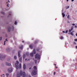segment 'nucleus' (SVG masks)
<instances>
[{"instance_id": "b1692460", "label": "nucleus", "mask_w": 77, "mask_h": 77, "mask_svg": "<svg viewBox=\"0 0 77 77\" xmlns=\"http://www.w3.org/2000/svg\"><path fill=\"white\" fill-rule=\"evenodd\" d=\"M36 50L37 51H39V48H38L36 49Z\"/></svg>"}, {"instance_id": "e433bc0d", "label": "nucleus", "mask_w": 77, "mask_h": 77, "mask_svg": "<svg viewBox=\"0 0 77 77\" xmlns=\"http://www.w3.org/2000/svg\"><path fill=\"white\" fill-rule=\"evenodd\" d=\"M69 8V6H68V8H66V9H68V8Z\"/></svg>"}, {"instance_id": "8fccbe9b", "label": "nucleus", "mask_w": 77, "mask_h": 77, "mask_svg": "<svg viewBox=\"0 0 77 77\" xmlns=\"http://www.w3.org/2000/svg\"><path fill=\"white\" fill-rule=\"evenodd\" d=\"M25 60H26H26H27V59L26 58V59H25Z\"/></svg>"}, {"instance_id": "2eb2a0df", "label": "nucleus", "mask_w": 77, "mask_h": 77, "mask_svg": "<svg viewBox=\"0 0 77 77\" xmlns=\"http://www.w3.org/2000/svg\"><path fill=\"white\" fill-rule=\"evenodd\" d=\"M69 35L70 34V35H72V36H74V34H73V33H72V32H71V33H68Z\"/></svg>"}, {"instance_id": "a878e982", "label": "nucleus", "mask_w": 77, "mask_h": 77, "mask_svg": "<svg viewBox=\"0 0 77 77\" xmlns=\"http://www.w3.org/2000/svg\"><path fill=\"white\" fill-rule=\"evenodd\" d=\"M1 77H5V75L4 74H3L2 75H1Z\"/></svg>"}, {"instance_id": "4468645a", "label": "nucleus", "mask_w": 77, "mask_h": 77, "mask_svg": "<svg viewBox=\"0 0 77 77\" xmlns=\"http://www.w3.org/2000/svg\"><path fill=\"white\" fill-rule=\"evenodd\" d=\"M38 42V40H37L34 42L35 44H37Z\"/></svg>"}, {"instance_id": "6e6552de", "label": "nucleus", "mask_w": 77, "mask_h": 77, "mask_svg": "<svg viewBox=\"0 0 77 77\" xmlns=\"http://www.w3.org/2000/svg\"><path fill=\"white\" fill-rule=\"evenodd\" d=\"M7 30H8V32H10L11 31V29L10 26H8V28H7Z\"/></svg>"}, {"instance_id": "20e7f679", "label": "nucleus", "mask_w": 77, "mask_h": 77, "mask_svg": "<svg viewBox=\"0 0 77 77\" xmlns=\"http://www.w3.org/2000/svg\"><path fill=\"white\" fill-rule=\"evenodd\" d=\"M17 63H16L15 64L16 68L17 69H18L19 68V66H18V64L19 63V62L18 61H16Z\"/></svg>"}, {"instance_id": "7c9ffc66", "label": "nucleus", "mask_w": 77, "mask_h": 77, "mask_svg": "<svg viewBox=\"0 0 77 77\" xmlns=\"http://www.w3.org/2000/svg\"><path fill=\"white\" fill-rule=\"evenodd\" d=\"M1 14H3V15H4L5 14V13L4 12H1Z\"/></svg>"}, {"instance_id": "4be33fe9", "label": "nucleus", "mask_w": 77, "mask_h": 77, "mask_svg": "<svg viewBox=\"0 0 77 77\" xmlns=\"http://www.w3.org/2000/svg\"><path fill=\"white\" fill-rule=\"evenodd\" d=\"M23 59H25L26 57V54H24L23 56Z\"/></svg>"}, {"instance_id": "1a4fd4ad", "label": "nucleus", "mask_w": 77, "mask_h": 77, "mask_svg": "<svg viewBox=\"0 0 77 77\" xmlns=\"http://www.w3.org/2000/svg\"><path fill=\"white\" fill-rule=\"evenodd\" d=\"M19 48L20 49L23 50V45H20L19 46Z\"/></svg>"}, {"instance_id": "de8ad7c7", "label": "nucleus", "mask_w": 77, "mask_h": 77, "mask_svg": "<svg viewBox=\"0 0 77 77\" xmlns=\"http://www.w3.org/2000/svg\"><path fill=\"white\" fill-rule=\"evenodd\" d=\"M22 42H23V43L24 42V41H22Z\"/></svg>"}, {"instance_id": "5701e85b", "label": "nucleus", "mask_w": 77, "mask_h": 77, "mask_svg": "<svg viewBox=\"0 0 77 77\" xmlns=\"http://www.w3.org/2000/svg\"><path fill=\"white\" fill-rule=\"evenodd\" d=\"M7 51H10V49H9V48H8L7 49Z\"/></svg>"}, {"instance_id": "052dcab7", "label": "nucleus", "mask_w": 77, "mask_h": 77, "mask_svg": "<svg viewBox=\"0 0 77 77\" xmlns=\"http://www.w3.org/2000/svg\"><path fill=\"white\" fill-rule=\"evenodd\" d=\"M56 68H57V67H56Z\"/></svg>"}, {"instance_id": "393cba45", "label": "nucleus", "mask_w": 77, "mask_h": 77, "mask_svg": "<svg viewBox=\"0 0 77 77\" xmlns=\"http://www.w3.org/2000/svg\"><path fill=\"white\" fill-rule=\"evenodd\" d=\"M14 58L15 60H16V59H17V57H16V56H14Z\"/></svg>"}, {"instance_id": "a211bd4d", "label": "nucleus", "mask_w": 77, "mask_h": 77, "mask_svg": "<svg viewBox=\"0 0 77 77\" xmlns=\"http://www.w3.org/2000/svg\"><path fill=\"white\" fill-rule=\"evenodd\" d=\"M33 52L34 54H36V51H35V49H34L33 51Z\"/></svg>"}, {"instance_id": "cd10ccee", "label": "nucleus", "mask_w": 77, "mask_h": 77, "mask_svg": "<svg viewBox=\"0 0 77 77\" xmlns=\"http://www.w3.org/2000/svg\"><path fill=\"white\" fill-rule=\"evenodd\" d=\"M14 24H15V25H17V21H15V23H14Z\"/></svg>"}, {"instance_id": "a19ab883", "label": "nucleus", "mask_w": 77, "mask_h": 77, "mask_svg": "<svg viewBox=\"0 0 77 77\" xmlns=\"http://www.w3.org/2000/svg\"><path fill=\"white\" fill-rule=\"evenodd\" d=\"M8 2H9V3H10V1H9V0H8Z\"/></svg>"}, {"instance_id": "9b49d317", "label": "nucleus", "mask_w": 77, "mask_h": 77, "mask_svg": "<svg viewBox=\"0 0 77 77\" xmlns=\"http://www.w3.org/2000/svg\"><path fill=\"white\" fill-rule=\"evenodd\" d=\"M6 65H8V66H11V63H6Z\"/></svg>"}, {"instance_id": "6ab92c4d", "label": "nucleus", "mask_w": 77, "mask_h": 77, "mask_svg": "<svg viewBox=\"0 0 77 77\" xmlns=\"http://www.w3.org/2000/svg\"><path fill=\"white\" fill-rule=\"evenodd\" d=\"M6 41H8V39H6L5 40V41L4 42V45H5V42H6Z\"/></svg>"}, {"instance_id": "6e6d98bb", "label": "nucleus", "mask_w": 77, "mask_h": 77, "mask_svg": "<svg viewBox=\"0 0 77 77\" xmlns=\"http://www.w3.org/2000/svg\"><path fill=\"white\" fill-rule=\"evenodd\" d=\"M9 13H10V14H11V12H10Z\"/></svg>"}, {"instance_id": "49530a36", "label": "nucleus", "mask_w": 77, "mask_h": 77, "mask_svg": "<svg viewBox=\"0 0 77 77\" xmlns=\"http://www.w3.org/2000/svg\"><path fill=\"white\" fill-rule=\"evenodd\" d=\"M75 47H76V48L77 49V46H76Z\"/></svg>"}, {"instance_id": "39448f33", "label": "nucleus", "mask_w": 77, "mask_h": 77, "mask_svg": "<svg viewBox=\"0 0 77 77\" xmlns=\"http://www.w3.org/2000/svg\"><path fill=\"white\" fill-rule=\"evenodd\" d=\"M5 57H6L5 56H3L2 54L0 55V58H2V59H5Z\"/></svg>"}, {"instance_id": "aec40b11", "label": "nucleus", "mask_w": 77, "mask_h": 77, "mask_svg": "<svg viewBox=\"0 0 77 77\" xmlns=\"http://www.w3.org/2000/svg\"><path fill=\"white\" fill-rule=\"evenodd\" d=\"M19 67L20 69H21V64L20 63L19 64Z\"/></svg>"}, {"instance_id": "c756f323", "label": "nucleus", "mask_w": 77, "mask_h": 77, "mask_svg": "<svg viewBox=\"0 0 77 77\" xmlns=\"http://www.w3.org/2000/svg\"><path fill=\"white\" fill-rule=\"evenodd\" d=\"M17 77H20V75L17 74Z\"/></svg>"}, {"instance_id": "09e8293b", "label": "nucleus", "mask_w": 77, "mask_h": 77, "mask_svg": "<svg viewBox=\"0 0 77 77\" xmlns=\"http://www.w3.org/2000/svg\"><path fill=\"white\" fill-rule=\"evenodd\" d=\"M29 60H29V59H28V61H29Z\"/></svg>"}, {"instance_id": "4c0bfd02", "label": "nucleus", "mask_w": 77, "mask_h": 77, "mask_svg": "<svg viewBox=\"0 0 77 77\" xmlns=\"http://www.w3.org/2000/svg\"><path fill=\"white\" fill-rule=\"evenodd\" d=\"M72 26H75V24H74V23H73V24H72Z\"/></svg>"}, {"instance_id": "7ed1b4c3", "label": "nucleus", "mask_w": 77, "mask_h": 77, "mask_svg": "<svg viewBox=\"0 0 77 77\" xmlns=\"http://www.w3.org/2000/svg\"><path fill=\"white\" fill-rule=\"evenodd\" d=\"M35 58L37 59L38 60L40 59V54H36L35 56Z\"/></svg>"}, {"instance_id": "bf43d9fd", "label": "nucleus", "mask_w": 77, "mask_h": 77, "mask_svg": "<svg viewBox=\"0 0 77 77\" xmlns=\"http://www.w3.org/2000/svg\"><path fill=\"white\" fill-rule=\"evenodd\" d=\"M29 77H31V76H29Z\"/></svg>"}, {"instance_id": "72a5a7b5", "label": "nucleus", "mask_w": 77, "mask_h": 77, "mask_svg": "<svg viewBox=\"0 0 77 77\" xmlns=\"http://www.w3.org/2000/svg\"><path fill=\"white\" fill-rule=\"evenodd\" d=\"M68 30H66V33H68Z\"/></svg>"}, {"instance_id": "9d476101", "label": "nucleus", "mask_w": 77, "mask_h": 77, "mask_svg": "<svg viewBox=\"0 0 77 77\" xmlns=\"http://www.w3.org/2000/svg\"><path fill=\"white\" fill-rule=\"evenodd\" d=\"M18 56L19 57H20L21 56V55H20V51H19L18 52Z\"/></svg>"}, {"instance_id": "79ce46f5", "label": "nucleus", "mask_w": 77, "mask_h": 77, "mask_svg": "<svg viewBox=\"0 0 77 77\" xmlns=\"http://www.w3.org/2000/svg\"><path fill=\"white\" fill-rule=\"evenodd\" d=\"M7 6H8V7H9V4H8L7 5Z\"/></svg>"}, {"instance_id": "c03bdc74", "label": "nucleus", "mask_w": 77, "mask_h": 77, "mask_svg": "<svg viewBox=\"0 0 77 77\" xmlns=\"http://www.w3.org/2000/svg\"><path fill=\"white\" fill-rule=\"evenodd\" d=\"M75 35L76 36H77V33H76V34H75Z\"/></svg>"}, {"instance_id": "13d9d810", "label": "nucleus", "mask_w": 77, "mask_h": 77, "mask_svg": "<svg viewBox=\"0 0 77 77\" xmlns=\"http://www.w3.org/2000/svg\"><path fill=\"white\" fill-rule=\"evenodd\" d=\"M31 69V68H29V69Z\"/></svg>"}, {"instance_id": "a18cd8bd", "label": "nucleus", "mask_w": 77, "mask_h": 77, "mask_svg": "<svg viewBox=\"0 0 77 77\" xmlns=\"http://www.w3.org/2000/svg\"><path fill=\"white\" fill-rule=\"evenodd\" d=\"M72 0V2H74V0Z\"/></svg>"}, {"instance_id": "ddd939ff", "label": "nucleus", "mask_w": 77, "mask_h": 77, "mask_svg": "<svg viewBox=\"0 0 77 77\" xmlns=\"http://www.w3.org/2000/svg\"><path fill=\"white\" fill-rule=\"evenodd\" d=\"M30 56H31V57H33V53H32L30 54Z\"/></svg>"}, {"instance_id": "58836bf2", "label": "nucleus", "mask_w": 77, "mask_h": 77, "mask_svg": "<svg viewBox=\"0 0 77 77\" xmlns=\"http://www.w3.org/2000/svg\"><path fill=\"white\" fill-rule=\"evenodd\" d=\"M54 75H55V74H56V72H54Z\"/></svg>"}, {"instance_id": "0eeeda50", "label": "nucleus", "mask_w": 77, "mask_h": 77, "mask_svg": "<svg viewBox=\"0 0 77 77\" xmlns=\"http://www.w3.org/2000/svg\"><path fill=\"white\" fill-rule=\"evenodd\" d=\"M73 29H74V27H73V26H72L71 27V29H69V33H70L71 32V31H72V30H73Z\"/></svg>"}, {"instance_id": "ea45409f", "label": "nucleus", "mask_w": 77, "mask_h": 77, "mask_svg": "<svg viewBox=\"0 0 77 77\" xmlns=\"http://www.w3.org/2000/svg\"><path fill=\"white\" fill-rule=\"evenodd\" d=\"M12 28H13V30H14V26H13V27H12Z\"/></svg>"}, {"instance_id": "4d7b16f0", "label": "nucleus", "mask_w": 77, "mask_h": 77, "mask_svg": "<svg viewBox=\"0 0 77 77\" xmlns=\"http://www.w3.org/2000/svg\"><path fill=\"white\" fill-rule=\"evenodd\" d=\"M34 39L33 38H32V40H33Z\"/></svg>"}, {"instance_id": "473e14b6", "label": "nucleus", "mask_w": 77, "mask_h": 77, "mask_svg": "<svg viewBox=\"0 0 77 77\" xmlns=\"http://www.w3.org/2000/svg\"><path fill=\"white\" fill-rule=\"evenodd\" d=\"M63 36L61 37H60V39H63Z\"/></svg>"}, {"instance_id": "2f4dec72", "label": "nucleus", "mask_w": 77, "mask_h": 77, "mask_svg": "<svg viewBox=\"0 0 77 77\" xmlns=\"http://www.w3.org/2000/svg\"><path fill=\"white\" fill-rule=\"evenodd\" d=\"M6 75L7 76V77H8V75H9V74H8V73H6Z\"/></svg>"}, {"instance_id": "3c124183", "label": "nucleus", "mask_w": 77, "mask_h": 77, "mask_svg": "<svg viewBox=\"0 0 77 77\" xmlns=\"http://www.w3.org/2000/svg\"><path fill=\"white\" fill-rule=\"evenodd\" d=\"M54 65H55V66H56V64H54Z\"/></svg>"}, {"instance_id": "5fc2aeb1", "label": "nucleus", "mask_w": 77, "mask_h": 77, "mask_svg": "<svg viewBox=\"0 0 77 77\" xmlns=\"http://www.w3.org/2000/svg\"><path fill=\"white\" fill-rule=\"evenodd\" d=\"M67 0V2H68L69 0Z\"/></svg>"}, {"instance_id": "f8f14e48", "label": "nucleus", "mask_w": 77, "mask_h": 77, "mask_svg": "<svg viewBox=\"0 0 77 77\" xmlns=\"http://www.w3.org/2000/svg\"><path fill=\"white\" fill-rule=\"evenodd\" d=\"M23 69H26V65L24 64L23 65Z\"/></svg>"}, {"instance_id": "f03ea898", "label": "nucleus", "mask_w": 77, "mask_h": 77, "mask_svg": "<svg viewBox=\"0 0 77 77\" xmlns=\"http://www.w3.org/2000/svg\"><path fill=\"white\" fill-rule=\"evenodd\" d=\"M20 75L22 76V75H23V77H26V73L25 72H24L23 73L22 72V71L21 70L20 72Z\"/></svg>"}, {"instance_id": "423d86ee", "label": "nucleus", "mask_w": 77, "mask_h": 77, "mask_svg": "<svg viewBox=\"0 0 77 77\" xmlns=\"http://www.w3.org/2000/svg\"><path fill=\"white\" fill-rule=\"evenodd\" d=\"M8 72H9V73H11V72L12 71V68H10L8 69Z\"/></svg>"}, {"instance_id": "37998d69", "label": "nucleus", "mask_w": 77, "mask_h": 77, "mask_svg": "<svg viewBox=\"0 0 77 77\" xmlns=\"http://www.w3.org/2000/svg\"><path fill=\"white\" fill-rule=\"evenodd\" d=\"M63 33H65V31H63Z\"/></svg>"}, {"instance_id": "dca6fc26", "label": "nucleus", "mask_w": 77, "mask_h": 77, "mask_svg": "<svg viewBox=\"0 0 77 77\" xmlns=\"http://www.w3.org/2000/svg\"><path fill=\"white\" fill-rule=\"evenodd\" d=\"M19 61L20 62H22V58L21 57L19 58Z\"/></svg>"}, {"instance_id": "c9c22d12", "label": "nucleus", "mask_w": 77, "mask_h": 77, "mask_svg": "<svg viewBox=\"0 0 77 77\" xmlns=\"http://www.w3.org/2000/svg\"><path fill=\"white\" fill-rule=\"evenodd\" d=\"M75 41H77V39H74Z\"/></svg>"}, {"instance_id": "680f3d73", "label": "nucleus", "mask_w": 77, "mask_h": 77, "mask_svg": "<svg viewBox=\"0 0 77 77\" xmlns=\"http://www.w3.org/2000/svg\"><path fill=\"white\" fill-rule=\"evenodd\" d=\"M9 15H8V17H9Z\"/></svg>"}, {"instance_id": "864d4df0", "label": "nucleus", "mask_w": 77, "mask_h": 77, "mask_svg": "<svg viewBox=\"0 0 77 77\" xmlns=\"http://www.w3.org/2000/svg\"><path fill=\"white\" fill-rule=\"evenodd\" d=\"M68 23H70L69 22V21H68Z\"/></svg>"}, {"instance_id": "f3484780", "label": "nucleus", "mask_w": 77, "mask_h": 77, "mask_svg": "<svg viewBox=\"0 0 77 77\" xmlns=\"http://www.w3.org/2000/svg\"><path fill=\"white\" fill-rule=\"evenodd\" d=\"M29 47L31 48H33V45H30L29 46Z\"/></svg>"}, {"instance_id": "c85d7f7f", "label": "nucleus", "mask_w": 77, "mask_h": 77, "mask_svg": "<svg viewBox=\"0 0 77 77\" xmlns=\"http://www.w3.org/2000/svg\"><path fill=\"white\" fill-rule=\"evenodd\" d=\"M26 55H27V56H29V53L28 52L26 53Z\"/></svg>"}, {"instance_id": "603ef678", "label": "nucleus", "mask_w": 77, "mask_h": 77, "mask_svg": "<svg viewBox=\"0 0 77 77\" xmlns=\"http://www.w3.org/2000/svg\"><path fill=\"white\" fill-rule=\"evenodd\" d=\"M77 26H75V27L77 28Z\"/></svg>"}, {"instance_id": "f704fd0d", "label": "nucleus", "mask_w": 77, "mask_h": 77, "mask_svg": "<svg viewBox=\"0 0 77 77\" xmlns=\"http://www.w3.org/2000/svg\"><path fill=\"white\" fill-rule=\"evenodd\" d=\"M2 37H0V41H1V40H2Z\"/></svg>"}, {"instance_id": "bb28decb", "label": "nucleus", "mask_w": 77, "mask_h": 77, "mask_svg": "<svg viewBox=\"0 0 77 77\" xmlns=\"http://www.w3.org/2000/svg\"><path fill=\"white\" fill-rule=\"evenodd\" d=\"M67 18L69 19V15H68L67 16Z\"/></svg>"}, {"instance_id": "412c9836", "label": "nucleus", "mask_w": 77, "mask_h": 77, "mask_svg": "<svg viewBox=\"0 0 77 77\" xmlns=\"http://www.w3.org/2000/svg\"><path fill=\"white\" fill-rule=\"evenodd\" d=\"M62 15H63V17H64L65 16V14H64V13H62Z\"/></svg>"}, {"instance_id": "f257e3e1", "label": "nucleus", "mask_w": 77, "mask_h": 77, "mask_svg": "<svg viewBox=\"0 0 77 77\" xmlns=\"http://www.w3.org/2000/svg\"><path fill=\"white\" fill-rule=\"evenodd\" d=\"M34 70L33 71L32 74H33V75H36V70L37 69H36V66H34Z\"/></svg>"}]
</instances>
